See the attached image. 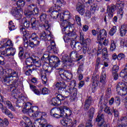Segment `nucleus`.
Listing matches in <instances>:
<instances>
[{
	"instance_id": "63",
	"label": "nucleus",
	"mask_w": 127,
	"mask_h": 127,
	"mask_svg": "<svg viewBox=\"0 0 127 127\" xmlns=\"http://www.w3.org/2000/svg\"><path fill=\"white\" fill-rule=\"evenodd\" d=\"M75 18L77 24L81 25V17L79 15H75Z\"/></svg>"
},
{
	"instance_id": "8",
	"label": "nucleus",
	"mask_w": 127,
	"mask_h": 127,
	"mask_svg": "<svg viewBox=\"0 0 127 127\" xmlns=\"http://www.w3.org/2000/svg\"><path fill=\"white\" fill-rule=\"evenodd\" d=\"M34 126L35 127H53V125L48 123L45 119H41L40 121H36Z\"/></svg>"
},
{
	"instance_id": "64",
	"label": "nucleus",
	"mask_w": 127,
	"mask_h": 127,
	"mask_svg": "<svg viewBox=\"0 0 127 127\" xmlns=\"http://www.w3.org/2000/svg\"><path fill=\"white\" fill-rule=\"evenodd\" d=\"M86 127H93V124H92V119H90L87 121L86 124Z\"/></svg>"
},
{
	"instance_id": "27",
	"label": "nucleus",
	"mask_w": 127,
	"mask_h": 127,
	"mask_svg": "<svg viewBox=\"0 0 127 127\" xmlns=\"http://www.w3.org/2000/svg\"><path fill=\"white\" fill-rule=\"evenodd\" d=\"M15 49L11 48L8 50L6 49H5V50L2 51V53L3 55H4V54H7V56H9V55L13 56V55L15 54Z\"/></svg>"
},
{
	"instance_id": "37",
	"label": "nucleus",
	"mask_w": 127,
	"mask_h": 127,
	"mask_svg": "<svg viewBox=\"0 0 127 127\" xmlns=\"http://www.w3.org/2000/svg\"><path fill=\"white\" fill-rule=\"evenodd\" d=\"M19 29L20 32L23 34V35H25L26 36H28L31 34V32H26V30H25V28L23 27V26L21 25L19 26Z\"/></svg>"
},
{
	"instance_id": "36",
	"label": "nucleus",
	"mask_w": 127,
	"mask_h": 127,
	"mask_svg": "<svg viewBox=\"0 0 127 127\" xmlns=\"http://www.w3.org/2000/svg\"><path fill=\"white\" fill-rule=\"evenodd\" d=\"M67 37L70 38L69 40H71V39L72 40H75V39L77 38V34H76V32L72 29V31L69 32V34H68Z\"/></svg>"
},
{
	"instance_id": "33",
	"label": "nucleus",
	"mask_w": 127,
	"mask_h": 127,
	"mask_svg": "<svg viewBox=\"0 0 127 127\" xmlns=\"http://www.w3.org/2000/svg\"><path fill=\"white\" fill-rule=\"evenodd\" d=\"M59 10L58 9H56L54 10V12H53L52 13H51V17H53L54 19H56V18H58V17H60L61 15V13L59 12Z\"/></svg>"
},
{
	"instance_id": "34",
	"label": "nucleus",
	"mask_w": 127,
	"mask_h": 127,
	"mask_svg": "<svg viewBox=\"0 0 127 127\" xmlns=\"http://www.w3.org/2000/svg\"><path fill=\"white\" fill-rule=\"evenodd\" d=\"M7 73H8V76L9 77H11L12 79L14 77H18V75H17V73H16V71H14V70L9 69L7 71Z\"/></svg>"
},
{
	"instance_id": "6",
	"label": "nucleus",
	"mask_w": 127,
	"mask_h": 127,
	"mask_svg": "<svg viewBox=\"0 0 127 127\" xmlns=\"http://www.w3.org/2000/svg\"><path fill=\"white\" fill-rule=\"evenodd\" d=\"M28 113V115L30 117H35V118H40L41 119V115L42 112L38 110V107L36 106H31L29 109L28 111H27Z\"/></svg>"
},
{
	"instance_id": "18",
	"label": "nucleus",
	"mask_w": 127,
	"mask_h": 127,
	"mask_svg": "<svg viewBox=\"0 0 127 127\" xmlns=\"http://www.w3.org/2000/svg\"><path fill=\"white\" fill-rule=\"evenodd\" d=\"M61 124L62 125V126H64V127H74L73 121H72V120L69 119H66L61 120Z\"/></svg>"
},
{
	"instance_id": "14",
	"label": "nucleus",
	"mask_w": 127,
	"mask_h": 127,
	"mask_svg": "<svg viewBox=\"0 0 127 127\" xmlns=\"http://www.w3.org/2000/svg\"><path fill=\"white\" fill-rule=\"evenodd\" d=\"M40 39L44 41H47L48 40L49 42L54 40L53 37H52L51 34L47 35L45 31H43L40 34Z\"/></svg>"
},
{
	"instance_id": "2",
	"label": "nucleus",
	"mask_w": 127,
	"mask_h": 127,
	"mask_svg": "<svg viewBox=\"0 0 127 127\" xmlns=\"http://www.w3.org/2000/svg\"><path fill=\"white\" fill-rule=\"evenodd\" d=\"M63 23L64 27L62 29V31L64 34H65L64 37V40L65 42H68L70 38L67 37L68 35L69 34L70 32L73 31V28L72 27L70 26V22H69V21H63Z\"/></svg>"
},
{
	"instance_id": "28",
	"label": "nucleus",
	"mask_w": 127,
	"mask_h": 127,
	"mask_svg": "<svg viewBox=\"0 0 127 127\" xmlns=\"http://www.w3.org/2000/svg\"><path fill=\"white\" fill-rule=\"evenodd\" d=\"M92 103H93V99H92V98L89 97L88 99H86L84 106V109L85 111L89 110L90 106H91Z\"/></svg>"
},
{
	"instance_id": "26",
	"label": "nucleus",
	"mask_w": 127,
	"mask_h": 127,
	"mask_svg": "<svg viewBox=\"0 0 127 127\" xmlns=\"http://www.w3.org/2000/svg\"><path fill=\"white\" fill-rule=\"evenodd\" d=\"M35 60V59L30 57L29 58H27L26 60V64L27 65V67L28 68H34V65H33V64L34 63V61Z\"/></svg>"
},
{
	"instance_id": "62",
	"label": "nucleus",
	"mask_w": 127,
	"mask_h": 127,
	"mask_svg": "<svg viewBox=\"0 0 127 127\" xmlns=\"http://www.w3.org/2000/svg\"><path fill=\"white\" fill-rule=\"evenodd\" d=\"M29 69L28 70H27L25 72L26 75L27 76H29L31 73H32V71H34L35 70V68L34 67H29L28 68Z\"/></svg>"
},
{
	"instance_id": "23",
	"label": "nucleus",
	"mask_w": 127,
	"mask_h": 127,
	"mask_svg": "<svg viewBox=\"0 0 127 127\" xmlns=\"http://www.w3.org/2000/svg\"><path fill=\"white\" fill-rule=\"evenodd\" d=\"M71 16H72V14L67 10L64 12L63 15H61L60 17L61 19H64V21H68V20L71 18Z\"/></svg>"
},
{
	"instance_id": "21",
	"label": "nucleus",
	"mask_w": 127,
	"mask_h": 127,
	"mask_svg": "<svg viewBox=\"0 0 127 127\" xmlns=\"http://www.w3.org/2000/svg\"><path fill=\"white\" fill-rule=\"evenodd\" d=\"M50 43L51 45L47 48L48 51H53L54 53H57V48H56V45L54 40L50 41Z\"/></svg>"
},
{
	"instance_id": "7",
	"label": "nucleus",
	"mask_w": 127,
	"mask_h": 127,
	"mask_svg": "<svg viewBox=\"0 0 127 127\" xmlns=\"http://www.w3.org/2000/svg\"><path fill=\"white\" fill-rule=\"evenodd\" d=\"M48 60L51 67L57 68L60 64V60L59 57L55 56H50L48 57Z\"/></svg>"
},
{
	"instance_id": "32",
	"label": "nucleus",
	"mask_w": 127,
	"mask_h": 127,
	"mask_svg": "<svg viewBox=\"0 0 127 127\" xmlns=\"http://www.w3.org/2000/svg\"><path fill=\"white\" fill-rule=\"evenodd\" d=\"M127 32V24H124L121 26L120 29V35L121 36H125Z\"/></svg>"
},
{
	"instance_id": "11",
	"label": "nucleus",
	"mask_w": 127,
	"mask_h": 127,
	"mask_svg": "<svg viewBox=\"0 0 127 127\" xmlns=\"http://www.w3.org/2000/svg\"><path fill=\"white\" fill-rule=\"evenodd\" d=\"M64 93V96L67 97V98L71 94H72L75 98L77 96V90L74 87L70 88V86H68Z\"/></svg>"
},
{
	"instance_id": "57",
	"label": "nucleus",
	"mask_w": 127,
	"mask_h": 127,
	"mask_svg": "<svg viewBox=\"0 0 127 127\" xmlns=\"http://www.w3.org/2000/svg\"><path fill=\"white\" fill-rule=\"evenodd\" d=\"M8 28L10 31L14 30V29H15V26H14V24L12 22V21H10V22H9Z\"/></svg>"
},
{
	"instance_id": "46",
	"label": "nucleus",
	"mask_w": 127,
	"mask_h": 127,
	"mask_svg": "<svg viewBox=\"0 0 127 127\" xmlns=\"http://www.w3.org/2000/svg\"><path fill=\"white\" fill-rule=\"evenodd\" d=\"M102 57L105 60H109V59H108V49H107V48H104L102 49Z\"/></svg>"
},
{
	"instance_id": "50",
	"label": "nucleus",
	"mask_w": 127,
	"mask_h": 127,
	"mask_svg": "<svg viewBox=\"0 0 127 127\" xmlns=\"http://www.w3.org/2000/svg\"><path fill=\"white\" fill-rule=\"evenodd\" d=\"M116 47L117 46L116 45V42L112 40L111 41V46L110 48L111 51H115V50H116Z\"/></svg>"
},
{
	"instance_id": "59",
	"label": "nucleus",
	"mask_w": 127,
	"mask_h": 127,
	"mask_svg": "<svg viewBox=\"0 0 127 127\" xmlns=\"http://www.w3.org/2000/svg\"><path fill=\"white\" fill-rule=\"evenodd\" d=\"M5 47H12L13 46V44H12V41L9 40L6 42H4Z\"/></svg>"
},
{
	"instance_id": "56",
	"label": "nucleus",
	"mask_w": 127,
	"mask_h": 127,
	"mask_svg": "<svg viewBox=\"0 0 127 127\" xmlns=\"http://www.w3.org/2000/svg\"><path fill=\"white\" fill-rule=\"evenodd\" d=\"M38 12H39V10L38 8L35 7V8L30 13L29 15H36V14H38Z\"/></svg>"
},
{
	"instance_id": "1",
	"label": "nucleus",
	"mask_w": 127,
	"mask_h": 127,
	"mask_svg": "<svg viewBox=\"0 0 127 127\" xmlns=\"http://www.w3.org/2000/svg\"><path fill=\"white\" fill-rule=\"evenodd\" d=\"M51 115L56 119L60 118H69L72 115V111L66 106H61L59 108H53L51 110Z\"/></svg>"
},
{
	"instance_id": "52",
	"label": "nucleus",
	"mask_w": 127,
	"mask_h": 127,
	"mask_svg": "<svg viewBox=\"0 0 127 127\" xmlns=\"http://www.w3.org/2000/svg\"><path fill=\"white\" fill-rule=\"evenodd\" d=\"M117 32V26H114L109 31L110 36H114V34Z\"/></svg>"
},
{
	"instance_id": "39",
	"label": "nucleus",
	"mask_w": 127,
	"mask_h": 127,
	"mask_svg": "<svg viewBox=\"0 0 127 127\" xmlns=\"http://www.w3.org/2000/svg\"><path fill=\"white\" fill-rule=\"evenodd\" d=\"M106 78H107V74L103 71L102 72L100 77V82L103 85H105L107 82V79H106Z\"/></svg>"
},
{
	"instance_id": "3",
	"label": "nucleus",
	"mask_w": 127,
	"mask_h": 127,
	"mask_svg": "<svg viewBox=\"0 0 127 127\" xmlns=\"http://www.w3.org/2000/svg\"><path fill=\"white\" fill-rule=\"evenodd\" d=\"M70 45L76 51H80L82 49L84 54H86L87 53V49L88 48V44L87 43L74 42L71 43Z\"/></svg>"
},
{
	"instance_id": "44",
	"label": "nucleus",
	"mask_w": 127,
	"mask_h": 127,
	"mask_svg": "<svg viewBox=\"0 0 127 127\" xmlns=\"http://www.w3.org/2000/svg\"><path fill=\"white\" fill-rule=\"evenodd\" d=\"M22 22L24 27L26 28H28L30 26V22L26 19V18H23L22 19Z\"/></svg>"
},
{
	"instance_id": "48",
	"label": "nucleus",
	"mask_w": 127,
	"mask_h": 127,
	"mask_svg": "<svg viewBox=\"0 0 127 127\" xmlns=\"http://www.w3.org/2000/svg\"><path fill=\"white\" fill-rule=\"evenodd\" d=\"M16 5L17 7H23V6L25 5V2L22 0H18L16 2Z\"/></svg>"
},
{
	"instance_id": "12",
	"label": "nucleus",
	"mask_w": 127,
	"mask_h": 127,
	"mask_svg": "<svg viewBox=\"0 0 127 127\" xmlns=\"http://www.w3.org/2000/svg\"><path fill=\"white\" fill-rule=\"evenodd\" d=\"M117 4L119 9H120V12L118 13L117 16L120 19H122V18H123V16L124 15V10L123 9L125 7V3L119 0L117 2Z\"/></svg>"
},
{
	"instance_id": "60",
	"label": "nucleus",
	"mask_w": 127,
	"mask_h": 127,
	"mask_svg": "<svg viewBox=\"0 0 127 127\" xmlns=\"http://www.w3.org/2000/svg\"><path fill=\"white\" fill-rule=\"evenodd\" d=\"M83 71H84V64H81L79 65L78 67V68L77 69V73L78 74H81Z\"/></svg>"
},
{
	"instance_id": "20",
	"label": "nucleus",
	"mask_w": 127,
	"mask_h": 127,
	"mask_svg": "<svg viewBox=\"0 0 127 127\" xmlns=\"http://www.w3.org/2000/svg\"><path fill=\"white\" fill-rule=\"evenodd\" d=\"M109 99L107 98L103 99V97H101L99 99V106H100L101 109L103 110L105 107H107Z\"/></svg>"
},
{
	"instance_id": "30",
	"label": "nucleus",
	"mask_w": 127,
	"mask_h": 127,
	"mask_svg": "<svg viewBox=\"0 0 127 127\" xmlns=\"http://www.w3.org/2000/svg\"><path fill=\"white\" fill-rule=\"evenodd\" d=\"M106 59H103L102 60H101L100 58H97L96 59V62L95 64V69L96 70H99V68L101 67L100 65H104V61H105Z\"/></svg>"
},
{
	"instance_id": "35",
	"label": "nucleus",
	"mask_w": 127,
	"mask_h": 127,
	"mask_svg": "<svg viewBox=\"0 0 127 127\" xmlns=\"http://www.w3.org/2000/svg\"><path fill=\"white\" fill-rule=\"evenodd\" d=\"M38 21L36 20V19L34 17L31 18V25L32 26V28L34 29L36 28V27H38Z\"/></svg>"
},
{
	"instance_id": "40",
	"label": "nucleus",
	"mask_w": 127,
	"mask_h": 127,
	"mask_svg": "<svg viewBox=\"0 0 127 127\" xmlns=\"http://www.w3.org/2000/svg\"><path fill=\"white\" fill-rule=\"evenodd\" d=\"M2 82H3V83L6 84V85H7V86H8V85H9V84H10V82H12V77L8 76H6L3 78Z\"/></svg>"
},
{
	"instance_id": "53",
	"label": "nucleus",
	"mask_w": 127,
	"mask_h": 127,
	"mask_svg": "<svg viewBox=\"0 0 127 127\" xmlns=\"http://www.w3.org/2000/svg\"><path fill=\"white\" fill-rule=\"evenodd\" d=\"M34 66L35 67H37L38 68H39L40 66H41V61L40 60H36L35 59V61H34Z\"/></svg>"
},
{
	"instance_id": "19",
	"label": "nucleus",
	"mask_w": 127,
	"mask_h": 127,
	"mask_svg": "<svg viewBox=\"0 0 127 127\" xmlns=\"http://www.w3.org/2000/svg\"><path fill=\"white\" fill-rule=\"evenodd\" d=\"M107 31L105 29L100 30L99 34L97 36V39L99 41H103L107 37Z\"/></svg>"
},
{
	"instance_id": "17",
	"label": "nucleus",
	"mask_w": 127,
	"mask_h": 127,
	"mask_svg": "<svg viewBox=\"0 0 127 127\" xmlns=\"http://www.w3.org/2000/svg\"><path fill=\"white\" fill-rule=\"evenodd\" d=\"M11 13L18 20L20 19L22 16V11H20V9H18L17 8H13L11 11Z\"/></svg>"
},
{
	"instance_id": "43",
	"label": "nucleus",
	"mask_w": 127,
	"mask_h": 127,
	"mask_svg": "<svg viewBox=\"0 0 127 127\" xmlns=\"http://www.w3.org/2000/svg\"><path fill=\"white\" fill-rule=\"evenodd\" d=\"M23 119L24 121H25V123H26L27 126L30 127H32V122H31V120H30V119H29V118L26 116H23Z\"/></svg>"
},
{
	"instance_id": "5",
	"label": "nucleus",
	"mask_w": 127,
	"mask_h": 127,
	"mask_svg": "<svg viewBox=\"0 0 127 127\" xmlns=\"http://www.w3.org/2000/svg\"><path fill=\"white\" fill-rule=\"evenodd\" d=\"M116 89L117 93L120 96H126L127 94V86L125 83L119 82Z\"/></svg>"
},
{
	"instance_id": "25",
	"label": "nucleus",
	"mask_w": 127,
	"mask_h": 127,
	"mask_svg": "<svg viewBox=\"0 0 127 127\" xmlns=\"http://www.w3.org/2000/svg\"><path fill=\"white\" fill-rule=\"evenodd\" d=\"M49 75V72L46 71H42L41 74V78L42 80V83L44 85L47 84V77Z\"/></svg>"
},
{
	"instance_id": "31",
	"label": "nucleus",
	"mask_w": 127,
	"mask_h": 127,
	"mask_svg": "<svg viewBox=\"0 0 127 127\" xmlns=\"http://www.w3.org/2000/svg\"><path fill=\"white\" fill-rule=\"evenodd\" d=\"M0 102H2L5 105V106L8 107V108L11 110V111H12V112H15V108H14V107L12 106V104H11V102H10V101H4L2 99V101H0Z\"/></svg>"
},
{
	"instance_id": "10",
	"label": "nucleus",
	"mask_w": 127,
	"mask_h": 127,
	"mask_svg": "<svg viewBox=\"0 0 127 127\" xmlns=\"http://www.w3.org/2000/svg\"><path fill=\"white\" fill-rule=\"evenodd\" d=\"M16 107L18 108H22L23 107V109L24 110L28 111L30 107H31V103L30 102H27V103H24L23 101H19V100H18L16 102Z\"/></svg>"
},
{
	"instance_id": "41",
	"label": "nucleus",
	"mask_w": 127,
	"mask_h": 127,
	"mask_svg": "<svg viewBox=\"0 0 127 127\" xmlns=\"http://www.w3.org/2000/svg\"><path fill=\"white\" fill-rule=\"evenodd\" d=\"M113 108H114V107L111 108L107 106L104 108L105 109L104 112L105 113L107 114V115H109V116H112L113 115Z\"/></svg>"
},
{
	"instance_id": "58",
	"label": "nucleus",
	"mask_w": 127,
	"mask_h": 127,
	"mask_svg": "<svg viewBox=\"0 0 127 127\" xmlns=\"http://www.w3.org/2000/svg\"><path fill=\"white\" fill-rule=\"evenodd\" d=\"M98 8V3H93L91 5V11H96V9Z\"/></svg>"
},
{
	"instance_id": "38",
	"label": "nucleus",
	"mask_w": 127,
	"mask_h": 127,
	"mask_svg": "<svg viewBox=\"0 0 127 127\" xmlns=\"http://www.w3.org/2000/svg\"><path fill=\"white\" fill-rule=\"evenodd\" d=\"M40 19L43 23H48V21L47 20V15L46 13H42L40 15Z\"/></svg>"
},
{
	"instance_id": "29",
	"label": "nucleus",
	"mask_w": 127,
	"mask_h": 127,
	"mask_svg": "<svg viewBox=\"0 0 127 127\" xmlns=\"http://www.w3.org/2000/svg\"><path fill=\"white\" fill-rule=\"evenodd\" d=\"M53 3L56 7V9H58L59 11H61V6L63 4V2L61 0H53Z\"/></svg>"
},
{
	"instance_id": "55",
	"label": "nucleus",
	"mask_w": 127,
	"mask_h": 127,
	"mask_svg": "<svg viewBox=\"0 0 127 127\" xmlns=\"http://www.w3.org/2000/svg\"><path fill=\"white\" fill-rule=\"evenodd\" d=\"M36 7L35 5L31 4L28 6V12L27 13L28 15L30 14V13Z\"/></svg>"
},
{
	"instance_id": "42",
	"label": "nucleus",
	"mask_w": 127,
	"mask_h": 127,
	"mask_svg": "<svg viewBox=\"0 0 127 127\" xmlns=\"http://www.w3.org/2000/svg\"><path fill=\"white\" fill-rule=\"evenodd\" d=\"M3 124H5V126H8L9 122H8V120L6 118H5L4 120H3L1 118H0V127H4L3 126Z\"/></svg>"
},
{
	"instance_id": "24",
	"label": "nucleus",
	"mask_w": 127,
	"mask_h": 127,
	"mask_svg": "<svg viewBox=\"0 0 127 127\" xmlns=\"http://www.w3.org/2000/svg\"><path fill=\"white\" fill-rule=\"evenodd\" d=\"M116 10V5H111V6H108L107 7V13L109 17H113L114 16V12Z\"/></svg>"
},
{
	"instance_id": "47",
	"label": "nucleus",
	"mask_w": 127,
	"mask_h": 127,
	"mask_svg": "<svg viewBox=\"0 0 127 127\" xmlns=\"http://www.w3.org/2000/svg\"><path fill=\"white\" fill-rule=\"evenodd\" d=\"M69 57L71 59H75L78 58V52L76 51H72L69 55Z\"/></svg>"
},
{
	"instance_id": "51",
	"label": "nucleus",
	"mask_w": 127,
	"mask_h": 127,
	"mask_svg": "<svg viewBox=\"0 0 127 127\" xmlns=\"http://www.w3.org/2000/svg\"><path fill=\"white\" fill-rule=\"evenodd\" d=\"M95 112V108H91L89 112L88 117L90 120H92L94 118V113Z\"/></svg>"
},
{
	"instance_id": "22",
	"label": "nucleus",
	"mask_w": 127,
	"mask_h": 127,
	"mask_svg": "<svg viewBox=\"0 0 127 127\" xmlns=\"http://www.w3.org/2000/svg\"><path fill=\"white\" fill-rule=\"evenodd\" d=\"M118 127H127V113H126L125 117H122L120 120L118 121Z\"/></svg>"
},
{
	"instance_id": "61",
	"label": "nucleus",
	"mask_w": 127,
	"mask_h": 127,
	"mask_svg": "<svg viewBox=\"0 0 127 127\" xmlns=\"http://www.w3.org/2000/svg\"><path fill=\"white\" fill-rule=\"evenodd\" d=\"M41 27H43V29L45 30H48L50 28V26L48 23H44L43 24L41 25Z\"/></svg>"
},
{
	"instance_id": "13",
	"label": "nucleus",
	"mask_w": 127,
	"mask_h": 127,
	"mask_svg": "<svg viewBox=\"0 0 127 127\" xmlns=\"http://www.w3.org/2000/svg\"><path fill=\"white\" fill-rule=\"evenodd\" d=\"M0 109L1 110L2 113L5 114V115H6V116H8V118H10V119H13V118H14V115H13V114H12V113H11V112H10L5 106H4L3 105L0 103Z\"/></svg>"
},
{
	"instance_id": "49",
	"label": "nucleus",
	"mask_w": 127,
	"mask_h": 127,
	"mask_svg": "<svg viewBox=\"0 0 127 127\" xmlns=\"http://www.w3.org/2000/svg\"><path fill=\"white\" fill-rule=\"evenodd\" d=\"M41 94L42 95H48L50 94V90L46 87L43 88L41 91Z\"/></svg>"
},
{
	"instance_id": "4",
	"label": "nucleus",
	"mask_w": 127,
	"mask_h": 127,
	"mask_svg": "<svg viewBox=\"0 0 127 127\" xmlns=\"http://www.w3.org/2000/svg\"><path fill=\"white\" fill-rule=\"evenodd\" d=\"M28 38L34 41V42H30L29 43V46L31 47V48H34V47L39 46L40 41H39V37H38L36 33H32L31 35L29 36Z\"/></svg>"
},
{
	"instance_id": "9",
	"label": "nucleus",
	"mask_w": 127,
	"mask_h": 127,
	"mask_svg": "<svg viewBox=\"0 0 127 127\" xmlns=\"http://www.w3.org/2000/svg\"><path fill=\"white\" fill-rule=\"evenodd\" d=\"M65 98H68V96L59 94L56 97L52 99V105H53V106H59V105H61V101H64Z\"/></svg>"
},
{
	"instance_id": "45",
	"label": "nucleus",
	"mask_w": 127,
	"mask_h": 127,
	"mask_svg": "<svg viewBox=\"0 0 127 127\" xmlns=\"http://www.w3.org/2000/svg\"><path fill=\"white\" fill-rule=\"evenodd\" d=\"M99 78L100 77L98 75H93L91 79V81L92 82V83H94L95 84H99Z\"/></svg>"
},
{
	"instance_id": "54",
	"label": "nucleus",
	"mask_w": 127,
	"mask_h": 127,
	"mask_svg": "<svg viewBox=\"0 0 127 127\" xmlns=\"http://www.w3.org/2000/svg\"><path fill=\"white\" fill-rule=\"evenodd\" d=\"M79 40L82 43H87V40L84 38V33L83 32H80Z\"/></svg>"
},
{
	"instance_id": "15",
	"label": "nucleus",
	"mask_w": 127,
	"mask_h": 127,
	"mask_svg": "<svg viewBox=\"0 0 127 127\" xmlns=\"http://www.w3.org/2000/svg\"><path fill=\"white\" fill-rule=\"evenodd\" d=\"M55 86L58 89V93H63L66 89V83L64 82H58L56 83Z\"/></svg>"
},
{
	"instance_id": "16",
	"label": "nucleus",
	"mask_w": 127,
	"mask_h": 127,
	"mask_svg": "<svg viewBox=\"0 0 127 127\" xmlns=\"http://www.w3.org/2000/svg\"><path fill=\"white\" fill-rule=\"evenodd\" d=\"M76 9L80 14H82L85 12V3L83 2V1H81L77 3Z\"/></svg>"
}]
</instances>
